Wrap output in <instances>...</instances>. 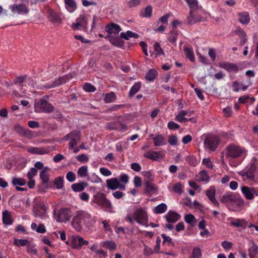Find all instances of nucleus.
Wrapping results in <instances>:
<instances>
[{"mask_svg": "<svg viewBox=\"0 0 258 258\" xmlns=\"http://www.w3.org/2000/svg\"><path fill=\"white\" fill-rule=\"evenodd\" d=\"M48 207L46 206L44 202L35 199L33 206V213L35 217L42 219H44L46 216Z\"/></svg>", "mask_w": 258, "mask_h": 258, "instance_id": "nucleus-5", "label": "nucleus"}, {"mask_svg": "<svg viewBox=\"0 0 258 258\" xmlns=\"http://www.w3.org/2000/svg\"><path fill=\"white\" fill-rule=\"evenodd\" d=\"M156 190L157 189L154 184L148 180L146 182L145 193L149 195H152L156 193Z\"/></svg>", "mask_w": 258, "mask_h": 258, "instance_id": "nucleus-32", "label": "nucleus"}, {"mask_svg": "<svg viewBox=\"0 0 258 258\" xmlns=\"http://www.w3.org/2000/svg\"><path fill=\"white\" fill-rule=\"evenodd\" d=\"M161 156L160 152H155L154 151H149L144 153V156L148 159L152 160L157 161Z\"/></svg>", "mask_w": 258, "mask_h": 258, "instance_id": "nucleus-27", "label": "nucleus"}, {"mask_svg": "<svg viewBox=\"0 0 258 258\" xmlns=\"http://www.w3.org/2000/svg\"><path fill=\"white\" fill-rule=\"evenodd\" d=\"M192 255L194 258H200L202 256L200 249L198 247L194 248L192 250Z\"/></svg>", "mask_w": 258, "mask_h": 258, "instance_id": "nucleus-63", "label": "nucleus"}, {"mask_svg": "<svg viewBox=\"0 0 258 258\" xmlns=\"http://www.w3.org/2000/svg\"><path fill=\"white\" fill-rule=\"evenodd\" d=\"M184 220L185 222L190 224L191 226H194L196 222L195 216L191 214L186 215L184 217Z\"/></svg>", "mask_w": 258, "mask_h": 258, "instance_id": "nucleus-44", "label": "nucleus"}, {"mask_svg": "<svg viewBox=\"0 0 258 258\" xmlns=\"http://www.w3.org/2000/svg\"><path fill=\"white\" fill-rule=\"evenodd\" d=\"M187 3L189 6L190 11H195L198 9V2L197 0H187Z\"/></svg>", "mask_w": 258, "mask_h": 258, "instance_id": "nucleus-49", "label": "nucleus"}, {"mask_svg": "<svg viewBox=\"0 0 258 258\" xmlns=\"http://www.w3.org/2000/svg\"><path fill=\"white\" fill-rule=\"evenodd\" d=\"M26 180L22 178L14 177L12 178L11 183L14 186H23L26 184Z\"/></svg>", "mask_w": 258, "mask_h": 258, "instance_id": "nucleus-36", "label": "nucleus"}, {"mask_svg": "<svg viewBox=\"0 0 258 258\" xmlns=\"http://www.w3.org/2000/svg\"><path fill=\"white\" fill-rule=\"evenodd\" d=\"M40 178L43 184L47 183L49 181V175L47 172L41 171L40 173Z\"/></svg>", "mask_w": 258, "mask_h": 258, "instance_id": "nucleus-53", "label": "nucleus"}, {"mask_svg": "<svg viewBox=\"0 0 258 258\" xmlns=\"http://www.w3.org/2000/svg\"><path fill=\"white\" fill-rule=\"evenodd\" d=\"M28 152L37 155H44L48 153L47 150L43 148L31 147L27 150Z\"/></svg>", "mask_w": 258, "mask_h": 258, "instance_id": "nucleus-30", "label": "nucleus"}, {"mask_svg": "<svg viewBox=\"0 0 258 258\" xmlns=\"http://www.w3.org/2000/svg\"><path fill=\"white\" fill-rule=\"evenodd\" d=\"M219 67L228 72H237L238 71V67L236 64L229 62H220L219 63Z\"/></svg>", "mask_w": 258, "mask_h": 258, "instance_id": "nucleus-16", "label": "nucleus"}, {"mask_svg": "<svg viewBox=\"0 0 258 258\" xmlns=\"http://www.w3.org/2000/svg\"><path fill=\"white\" fill-rule=\"evenodd\" d=\"M119 181L120 183L127 184L129 181L128 175L123 173H121L120 175Z\"/></svg>", "mask_w": 258, "mask_h": 258, "instance_id": "nucleus-58", "label": "nucleus"}, {"mask_svg": "<svg viewBox=\"0 0 258 258\" xmlns=\"http://www.w3.org/2000/svg\"><path fill=\"white\" fill-rule=\"evenodd\" d=\"M185 161L193 166H196L198 164L197 159L194 156H187L185 158Z\"/></svg>", "mask_w": 258, "mask_h": 258, "instance_id": "nucleus-55", "label": "nucleus"}, {"mask_svg": "<svg viewBox=\"0 0 258 258\" xmlns=\"http://www.w3.org/2000/svg\"><path fill=\"white\" fill-rule=\"evenodd\" d=\"M241 191L246 199L252 200L254 199L255 196L257 195V191L254 187L243 185L241 187Z\"/></svg>", "mask_w": 258, "mask_h": 258, "instance_id": "nucleus-12", "label": "nucleus"}, {"mask_svg": "<svg viewBox=\"0 0 258 258\" xmlns=\"http://www.w3.org/2000/svg\"><path fill=\"white\" fill-rule=\"evenodd\" d=\"M210 176L205 170H202L195 176V179L199 182H208L209 180Z\"/></svg>", "mask_w": 258, "mask_h": 258, "instance_id": "nucleus-25", "label": "nucleus"}, {"mask_svg": "<svg viewBox=\"0 0 258 258\" xmlns=\"http://www.w3.org/2000/svg\"><path fill=\"white\" fill-rule=\"evenodd\" d=\"M67 179L71 182H74L76 179V176L73 171H69L66 174Z\"/></svg>", "mask_w": 258, "mask_h": 258, "instance_id": "nucleus-57", "label": "nucleus"}, {"mask_svg": "<svg viewBox=\"0 0 258 258\" xmlns=\"http://www.w3.org/2000/svg\"><path fill=\"white\" fill-rule=\"evenodd\" d=\"M157 72L155 70L151 69L146 74V79L148 80L153 81L156 77Z\"/></svg>", "mask_w": 258, "mask_h": 258, "instance_id": "nucleus-43", "label": "nucleus"}, {"mask_svg": "<svg viewBox=\"0 0 258 258\" xmlns=\"http://www.w3.org/2000/svg\"><path fill=\"white\" fill-rule=\"evenodd\" d=\"M245 148L240 145L230 143L225 148L223 154L226 158L230 162L234 159L245 156L247 154Z\"/></svg>", "mask_w": 258, "mask_h": 258, "instance_id": "nucleus-2", "label": "nucleus"}, {"mask_svg": "<svg viewBox=\"0 0 258 258\" xmlns=\"http://www.w3.org/2000/svg\"><path fill=\"white\" fill-rule=\"evenodd\" d=\"M219 143V138L215 136H208L204 141L205 146L212 151L216 150Z\"/></svg>", "mask_w": 258, "mask_h": 258, "instance_id": "nucleus-10", "label": "nucleus"}, {"mask_svg": "<svg viewBox=\"0 0 258 258\" xmlns=\"http://www.w3.org/2000/svg\"><path fill=\"white\" fill-rule=\"evenodd\" d=\"M87 25V21L85 16L80 15V17L76 19V23L72 24V27L74 30H80V28H79V27H86Z\"/></svg>", "mask_w": 258, "mask_h": 258, "instance_id": "nucleus-17", "label": "nucleus"}, {"mask_svg": "<svg viewBox=\"0 0 258 258\" xmlns=\"http://www.w3.org/2000/svg\"><path fill=\"white\" fill-rule=\"evenodd\" d=\"M87 185V184L85 182H81L73 184L71 188L74 191L80 192L83 191Z\"/></svg>", "mask_w": 258, "mask_h": 258, "instance_id": "nucleus-33", "label": "nucleus"}, {"mask_svg": "<svg viewBox=\"0 0 258 258\" xmlns=\"http://www.w3.org/2000/svg\"><path fill=\"white\" fill-rule=\"evenodd\" d=\"M2 220L4 224L11 225L13 223L14 220L12 218L11 212L5 210L3 212Z\"/></svg>", "mask_w": 258, "mask_h": 258, "instance_id": "nucleus-26", "label": "nucleus"}, {"mask_svg": "<svg viewBox=\"0 0 258 258\" xmlns=\"http://www.w3.org/2000/svg\"><path fill=\"white\" fill-rule=\"evenodd\" d=\"M69 80V78L68 76H62L57 79H55L54 81L47 83L44 85V88L46 89H50L56 87L63 84H65Z\"/></svg>", "mask_w": 258, "mask_h": 258, "instance_id": "nucleus-13", "label": "nucleus"}, {"mask_svg": "<svg viewBox=\"0 0 258 258\" xmlns=\"http://www.w3.org/2000/svg\"><path fill=\"white\" fill-rule=\"evenodd\" d=\"M77 160L81 162H87L89 161V158L87 155L82 154L79 155L76 157Z\"/></svg>", "mask_w": 258, "mask_h": 258, "instance_id": "nucleus-61", "label": "nucleus"}, {"mask_svg": "<svg viewBox=\"0 0 258 258\" xmlns=\"http://www.w3.org/2000/svg\"><path fill=\"white\" fill-rule=\"evenodd\" d=\"M81 134L80 131L74 130L69 134H67L63 138V140H70L69 143L70 150L73 149L76 145L80 143L81 141Z\"/></svg>", "mask_w": 258, "mask_h": 258, "instance_id": "nucleus-6", "label": "nucleus"}, {"mask_svg": "<svg viewBox=\"0 0 258 258\" xmlns=\"http://www.w3.org/2000/svg\"><path fill=\"white\" fill-rule=\"evenodd\" d=\"M177 33L175 30L171 31L169 35L168 36V40L171 43H175L176 41Z\"/></svg>", "mask_w": 258, "mask_h": 258, "instance_id": "nucleus-54", "label": "nucleus"}, {"mask_svg": "<svg viewBox=\"0 0 258 258\" xmlns=\"http://www.w3.org/2000/svg\"><path fill=\"white\" fill-rule=\"evenodd\" d=\"M177 138L176 136L171 135L168 137V142L172 146H175L177 144Z\"/></svg>", "mask_w": 258, "mask_h": 258, "instance_id": "nucleus-59", "label": "nucleus"}, {"mask_svg": "<svg viewBox=\"0 0 258 258\" xmlns=\"http://www.w3.org/2000/svg\"><path fill=\"white\" fill-rule=\"evenodd\" d=\"M103 246L110 250H114L116 248L115 243L112 241H106L104 242Z\"/></svg>", "mask_w": 258, "mask_h": 258, "instance_id": "nucleus-46", "label": "nucleus"}, {"mask_svg": "<svg viewBox=\"0 0 258 258\" xmlns=\"http://www.w3.org/2000/svg\"><path fill=\"white\" fill-rule=\"evenodd\" d=\"M118 122L114 121L112 122H108L106 125V127L110 130H116L118 129Z\"/></svg>", "mask_w": 258, "mask_h": 258, "instance_id": "nucleus-56", "label": "nucleus"}, {"mask_svg": "<svg viewBox=\"0 0 258 258\" xmlns=\"http://www.w3.org/2000/svg\"><path fill=\"white\" fill-rule=\"evenodd\" d=\"M14 128L15 131L20 135L27 138H30L32 136L31 132L30 130L25 129L18 124L15 125Z\"/></svg>", "mask_w": 258, "mask_h": 258, "instance_id": "nucleus-22", "label": "nucleus"}, {"mask_svg": "<svg viewBox=\"0 0 258 258\" xmlns=\"http://www.w3.org/2000/svg\"><path fill=\"white\" fill-rule=\"evenodd\" d=\"M53 214L56 221L60 223H66L72 216V210L68 207L61 208L58 210L55 208L53 211Z\"/></svg>", "mask_w": 258, "mask_h": 258, "instance_id": "nucleus-4", "label": "nucleus"}, {"mask_svg": "<svg viewBox=\"0 0 258 258\" xmlns=\"http://www.w3.org/2000/svg\"><path fill=\"white\" fill-rule=\"evenodd\" d=\"M238 174L244 181L250 182L252 184H258V171L254 162H251L245 170L238 172Z\"/></svg>", "mask_w": 258, "mask_h": 258, "instance_id": "nucleus-3", "label": "nucleus"}, {"mask_svg": "<svg viewBox=\"0 0 258 258\" xmlns=\"http://www.w3.org/2000/svg\"><path fill=\"white\" fill-rule=\"evenodd\" d=\"M88 244V241L84 240V239L80 236H78L73 237L72 246L74 249H80L82 246L87 245Z\"/></svg>", "mask_w": 258, "mask_h": 258, "instance_id": "nucleus-15", "label": "nucleus"}, {"mask_svg": "<svg viewBox=\"0 0 258 258\" xmlns=\"http://www.w3.org/2000/svg\"><path fill=\"white\" fill-rule=\"evenodd\" d=\"M221 202L225 204L233 203L238 206H242L244 204L243 199L234 193H227L224 195L221 198Z\"/></svg>", "mask_w": 258, "mask_h": 258, "instance_id": "nucleus-7", "label": "nucleus"}, {"mask_svg": "<svg viewBox=\"0 0 258 258\" xmlns=\"http://www.w3.org/2000/svg\"><path fill=\"white\" fill-rule=\"evenodd\" d=\"M66 9L70 13L74 12L77 9V5L75 0H64Z\"/></svg>", "mask_w": 258, "mask_h": 258, "instance_id": "nucleus-29", "label": "nucleus"}, {"mask_svg": "<svg viewBox=\"0 0 258 258\" xmlns=\"http://www.w3.org/2000/svg\"><path fill=\"white\" fill-rule=\"evenodd\" d=\"M239 22L242 24H247L250 21L249 16L247 12H242L238 14Z\"/></svg>", "mask_w": 258, "mask_h": 258, "instance_id": "nucleus-35", "label": "nucleus"}, {"mask_svg": "<svg viewBox=\"0 0 258 258\" xmlns=\"http://www.w3.org/2000/svg\"><path fill=\"white\" fill-rule=\"evenodd\" d=\"M54 183L57 189H61L63 186V178L62 177H58L55 179Z\"/></svg>", "mask_w": 258, "mask_h": 258, "instance_id": "nucleus-51", "label": "nucleus"}, {"mask_svg": "<svg viewBox=\"0 0 258 258\" xmlns=\"http://www.w3.org/2000/svg\"><path fill=\"white\" fill-rule=\"evenodd\" d=\"M25 83L31 87L34 88L35 87V82L32 77H28L26 76V79L25 80Z\"/></svg>", "mask_w": 258, "mask_h": 258, "instance_id": "nucleus-64", "label": "nucleus"}, {"mask_svg": "<svg viewBox=\"0 0 258 258\" xmlns=\"http://www.w3.org/2000/svg\"><path fill=\"white\" fill-rule=\"evenodd\" d=\"M26 79V76H19L17 77L14 81V84L18 85V89L21 91L24 86L23 83Z\"/></svg>", "mask_w": 258, "mask_h": 258, "instance_id": "nucleus-37", "label": "nucleus"}, {"mask_svg": "<svg viewBox=\"0 0 258 258\" xmlns=\"http://www.w3.org/2000/svg\"><path fill=\"white\" fill-rule=\"evenodd\" d=\"M84 90L87 92H94L96 90V88L91 84L85 83L83 86Z\"/></svg>", "mask_w": 258, "mask_h": 258, "instance_id": "nucleus-52", "label": "nucleus"}, {"mask_svg": "<svg viewBox=\"0 0 258 258\" xmlns=\"http://www.w3.org/2000/svg\"><path fill=\"white\" fill-rule=\"evenodd\" d=\"M105 38H107L110 43L114 46L121 47L124 45V41L121 40L118 36H114L110 35V34H107Z\"/></svg>", "mask_w": 258, "mask_h": 258, "instance_id": "nucleus-19", "label": "nucleus"}, {"mask_svg": "<svg viewBox=\"0 0 258 258\" xmlns=\"http://www.w3.org/2000/svg\"><path fill=\"white\" fill-rule=\"evenodd\" d=\"M184 52L187 58H189L191 61H195V56L192 48L184 46Z\"/></svg>", "mask_w": 258, "mask_h": 258, "instance_id": "nucleus-39", "label": "nucleus"}, {"mask_svg": "<svg viewBox=\"0 0 258 258\" xmlns=\"http://www.w3.org/2000/svg\"><path fill=\"white\" fill-rule=\"evenodd\" d=\"M141 84L140 82H137L131 88L129 92V96L131 97L136 94L140 89Z\"/></svg>", "mask_w": 258, "mask_h": 258, "instance_id": "nucleus-41", "label": "nucleus"}, {"mask_svg": "<svg viewBox=\"0 0 258 258\" xmlns=\"http://www.w3.org/2000/svg\"><path fill=\"white\" fill-rule=\"evenodd\" d=\"M47 16L49 21L54 24H60L61 23V18L60 14L54 10L48 8L46 10Z\"/></svg>", "mask_w": 258, "mask_h": 258, "instance_id": "nucleus-11", "label": "nucleus"}, {"mask_svg": "<svg viewBox=\"0 0 258 258\" xmlns=\"http://www.w3.org/2000/svg\"><path fill=\"white\" fill-rule=\"evenodd\" d=\"M203 164L207 168L212 169L213 168V165L210 159L208 158H204L202 161Z\"/></svg>", "mask_w": 258, "mask_h": 258, "instance_id": "nucleus-60", "label": "nucleus"}, {"mask_svg": "<svg viewBox=\"0 0 258 258\" xmlns=\"http://www.w3.org/2000/svg\"><path fill=\"white\" fill-rule=\"evenodd\" d=\"M107 34L111 35L112 34H117L121 30L120 26L114 23H111L105 27Z\"/></svg>", "mask_w": 258, "mask_h": 258, "instance_id": "nucleus-18", "label": "nucleus"}, {"mask_svg": "<svg viewBox=\"0 0 258 258\" xmlns=\"http://www.w3.org/2000/svg\"><path fill=\"white\" fill-rule=\"evenodd\" d=\"M10 8L14 14L25 15L29 12V9L24 4H14L10 6Z\"/></svg>", "mask_w": 258, "mask_h": 258, "instance_id": "nucleus-14", "label": "nucleus"}, {"mask_svg": "<svg viewBox=\"0 0 258 258\" xmlns=\"http://www.w3.org/2000/svg\"><path fill=\"white\" fill-rule=\"evenodd\" d=\"M29 241L27 239H15L14 241V244L18 246H24L28 244Z\"/></svg>", "mask_w": 258, "mask_h": 258, "instance_id": "nucleus-48", "label": "nucleus"}, {"mask_svg": "<svg viewBox=\"0 0 258 258\" xmlns=\"http://www.w3.org/2000/svg\"><path fill=\"white\" fill-rule=\"evenodd\" d=\"M116 99L115 94L113 92H110L105 94L104 98V102L106 103H109L114 102Z\"/></svg>", "mask_w": 258, "mask_h": 258, "instance_id": "nucleus-40", "label": "nucleus"}, {"mask_svg": "<svg viewBox=\"0 0 258 258\" xmlns=\"http://www.w3.org/2000/svg\"><path fill=\"white\" fill-rule=\"evenodd\" d=\"M206 194L210 201L215 199L216 194L215 188L214 187H211L209 190L206 191Z\"/></svg>", "mask_w": 258, "mask_h": 258, "instance_id": "nucleus-50", "label": "nucleus"}, {"mask_svg": "<svg viewBox=\"0 0 258 258\" xmlns=\"http://www.w3.org/2000/svg\"><path fill=\"white\" fill-rule=\"evenodd\" d=\"M164 218L168 222L175 223L180 219L181 216L174 211H169Z\"/></svg>", "mask_w": 258, "mask_h": 258, "instance_id": "nucleus-21", "label": "nucleus"}, {"mask_svg": "<svg viewBox=\"0 0 258 258\" xmlns=\"http://www.w3.org/2000/svg\"><path fill=\"white\" fill-rule=\"evenodd\" d=\"M93 220L90 214L84 210L76 212L71 221L72 227L77 232L82 231L84 228H89L93 224Z\"/></svg>", "mask_w": 258, "mask_h": 258, "instance_id": "nucleus-1", "label": "nucleus"}, {"mask_svg": "<svg viewBox=\"0 0 258 258\" xmlns=\"http://www.w3.org/2000/svg\"><path fill=\"white\" fill-rule=\"evenodd\" d=\"M188 24H193L201 20V18L197 15L195 11H190L189 15L187 18Z\"/></svg>", "mask_w": 258, "mask_h": 258, "instance_id": "nucleus-28", "label": "nucleus"}, {"mask_svg": "<svg viewBox=\"0 0 258 258\" xmlns=\"http://www.w3.org/2000/svg\"><path fill=\"white\" fill-rule=\"evenodd\" d=\"M103 199V201H102L99 206L107 212L111 213H114V211L113 210V205L111 201L107 199L106 197Z\"/></svg>", "mask_w": 258, "mask_h": 258, "instance_id": "nucleus-23", "label": "nucleus"}, {"mask_svg": "<svg viewBox=\"0 0 258 258\" xmlns=\"http://www.w3.org/2000/svg\"><path fill=\"white\" fill-rule=\"evenodd\" d=\"M105 197L106 195L104 193L98 191L93 196L92 202L99 206Z\"/></svg>", "mask_w": 258, "mask_h": 258, "instance_id": "nucleus-31", "label": "nucleus"}, {"mask_svg": "<svg viewBox=\"0 0 258 258\" xmlns=\"http://www.w3.org/2000/svg\"><path fill=\"white\" fill-rule=\"evenodd\" d=\"M162 238H163V244H166L170 247L174 246V243L170 237L166 236L164 234H162Z\"/></svg>", "mask_w": 258, "mask_h": 258, "instance_id": "nucleus-42", "label": "nucleus"}, {"mask_svg": "<svg viewBox=\"0 0 258 258\" xmlns=\"http://www.w3.org/2000/svg\"><path fill=\"white\" fill-rule=\"evenodd\" d=\"M134 218L139 224L148 227V216L147 212L142 209H139L134 213Z\"/></svg>", "mask_w": 258, "mask_h": 258, "instance_id": "nucleus-9", "label": "nucleus"}, {"mask_svg": "<svg viewBox=\"0 0 258 258\" xmlns=\"http://www.w3.org/2000/svg\"><path fill=\"white\" fill-rule=\"evenodd\" d=\"M78 175L81 177H86L88 175V167L87 166H82L80 167L77 172Z\"/></svg>", "mask_w": 258, "mask_h": 258, "instance_id": "nucleus-47", "label": "nucleus"}, {"mask_svg": "<svg viewBox=\"0 0 258 258\" xmlns=\"http://www.w3.org/2000/svg\"><path fill=\"white\" fill-rule=\"evenodd\" d=\"M35 110L37 112L51 113L54 110L53 106L43 99H41L35 103Z\"/></svg>", "mask_w": 258, "mask_h": 258, "instance_id": "nucleus-8", "label": "nucleus"}, {"mask_svg": "<svg viewBox=\"0 0 258 258\" xmlns=\"http://www.w3.org/2000/svg\"><path fill=\"white\" fill-rule=\"evenodd\" d=\"M119 180L116 178H111L106 180L107 187L112 190L117 189Z\"/></svg>", "mask_w": 258, "mask_h": 258, "instance_id": "nucleus-24", "label": "nucleus"}, {"mask_svg": "<svg viewBox=\"0 0 258 258\" xmlns=\"http://www.w3.org/2000/svg\"><path fill=\"white\" fill-rule=\"evenodd\" d=\"M37 172H38V171L36 169H35V168H33V167L31 168L30 169V170L28 172L27 174L28 179H33L34 176L36 175Z\"/></svg>", "mask_w": 258, "mask_h": 258, "instance_id": "nucleus-62", "label": "nucleus"}, {"mask_svg": "<svg viewBox=\"0 0 258 258\" xmlns=\"http://www.w3.org/2000/svg\"><path fill=\"white\" fill-rule=\"evenodd\" d=\"M251 245L248 249L249 258H258V246L253 240H250Z\"/></svg>", "mask_w": 258, "mask_h": 258, "instance_id": "nucleus-20", "label": "nucleus"}, {"mask_svg": "<svg viewBox=\"0 0 258 258\" xmlns=\"http://www.w3.org/2000/svg\"><path fill=\"white\" fill-rule=\"evenodd\" d=\"M152 13V9L151 6H147L144 11L141 12V16L143 17L150 18Z\"/></svg>", "mask_w": 258, "mask_h": 258, "instance_id": "nucleus-45", "label": "nucleus"}, {"mask_svg": "<svg viewBox=\"0 0 258 258\" xmlns=\"http://www.w3.org/2000/svg\"><path fill=\"white\" fill-rule=\"evenodd\" d=\"M120 36L121 38L127 40H129L130 38H137L139 37V35L131 31H127L126 33L121 32L120 34Z\"/></svg>", "mask_w": 258, "mask_h": 258, "instance_id": "nucleus-38", "label": "nucleus"}, {"mask_svg": "<svg viewBox=\"0 0 258 258\" xmlns=\"http://www.w3.org/2000/svg\"><path fill=\"white\" fill-rule=\"evenodd\" d=\"M231 225L237 227L245 228L247 225V222L244 219H235L230 223Z\"/></svg>", "mask_w": 258, "mask_h": 258, "instance_id": "nucleus-34", "label": "nucleus"}]
</instances>
